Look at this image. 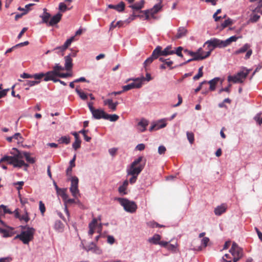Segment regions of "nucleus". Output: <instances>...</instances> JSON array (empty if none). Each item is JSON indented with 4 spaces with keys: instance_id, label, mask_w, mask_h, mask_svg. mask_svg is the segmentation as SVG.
Here are the masks:
<instances>
[{
    "instance_id": "1",
    "label": "nucleus",
    "mask_w": 262,
    "mask_h": 262,
    "mask_svg": "<svg viewBox=\"0 0 262 262\" xmlns=\"http://www.w3.org/2000/svg\"><path fill=\"white\" fill-rule=\"evenodd\" d=\"M35 229L33 227H27V230L23 231L19 234H17L15 239H19L24 244H28L33 238Z\"/></svg>"
},
{
    "instance_id": "2",
    "label": "nucleus",
    "mask_w": 262,
    "mask_h": 262,
    "mask_svg": "<svg viewBox=\"0 0 262 262\" xmlns=\"http://www.w3.org/2000/svg\"><path fill=\"white\" fill-rule=\"evenodd\" d=\"M115 200L117 201L123 206L126 212L134 213L136 211L137 206L135 202L122 198H116Z\"/></svg>"
},
{
    "instance_id": "3",
    "label": "nucleus",
    "mask_w": 262,
    "mask_h": 262,
    "mask_svg": "<svg viewBox=\"0 0 262 262\" xmlns=\"http://www.w3.org/2000/svg\"><path fill=\"white\" fill-rule=\"evenodd\" d=\"M130 80H133L134 82L127 85H123L122 86L123 91L126 92L133 89L140 88L142 85L143 81L144 80V77L142 76L141 78L128 79L126 80V82Z\"/></svg>"
},
{
    "instance_id": "4",
    "label": "nucleus",
    "mask_w": 262,
    "mask_h": 262,
    "mask_svg": "<svg viewBox=\"0 0 262 262\" xmlns=\"http://www.w3.org/2000/svg\"><path fill=\"white\" fill-rule=\"evenodd\" d=\"M251 46L250 44L248 43H245L242 47L235 50L233 53V55H237L246 52L244 59L247 60L250 58L253 53L252 50L251 49Z\"/></svg>"
},
{
    "instance_id": "5",
    "label": "nucleus",
    "mask_w": 262,
    "mask_h": 262,
    "mask_svg": "<svg viewBox=\"0 0 262 262\" xmlns=\"http://www.w3.org/2000/svg\"><path fill=\"white\" fill-rule=\"evenodd\" d=\"M154 50V54H156L158 57L160 56H167L174 54L173 48L171 45L167 46L163 50H162L161 46H158Z\"/></svg>"
},
{
    "instance_id": "6",
    "label": "nucleus",
    "mask_w": 262,
    "mask_h": 262,
    "mask_svg": "<svg viewBox=\"0 0 262 262\" xmlns=\"http://www.w3.org/2000/svg\"><path fill=\"white\" fill-rule=\"evenodd\" d=\"M205 45H207L208 47H212V49L215 48H224L226 47L224 40H221L217 38H211L209 40H207Z\"/></svg>"
},
{
    "instance_id": "7",
    "label": "nucleus",
    "mask_w": 262,
    "mask_h": 262,
    "mask_svg": "<svg viewBox=\"0 0 262 262\" xmlns=\"http://www.w3.org/2000/svg\"><path fill=\"white\" fill-rule=\"evenodd\" d=\"M145 162L146 160H145L143 164H140L137 166L130 165L129 168L127 170V174L138 176V174L143 169L145 166Z\"/></svg>"
},
{
    "instance_id": "8",
    "label": "nucleus",
    "mask_w": 262,
    "mask_h": 262,
    "mask_svg": "<svg viewBox=\"0 0 262 262\" xmlns=\"http://www.w3.org/2000/svg\"><path fill=\"white\" fill-rule=\"evenodd\" d=\"M229 252L232 256H243V250L242 248L239 247L238 245L235 242L232 244L231 248L229 250Z\"/></svg>"
},
{
    "instance_id": "9",
    "label": "nucleus",
    "mask_w": 262,
    "mask_h": 262,
    "mask_svg": "<svg viewBox=\"0 0 262 262\" xmlns=\"http://www.w3.org/2000/svg\"><path fill=\"white\" fill-rule=\"evenodd\" d=\"M12 150H15L17 152V154H15V160L13 165V167L19 168H21L25 162L24 161L19 159L22 158L20 151L16 148H13Z\"/></svg>"
},
{
    "instance_id": "10",
    "label": "nucleus",
    "mask_w": 262,
    "mask_h": 262,
    "mask_svg": "<svg viewBox=\"0 0 262 262\" xmlns=\"http://www.w3.org/2000/svg\"><path fill=\"white\" fill-rule=\"evenodd\" d=\"M64 70V67L60 66L59 63H55V66L53 67V70L48 71L47 75H56V76H57L59 75L60 71Z\"/></svg>"
},
{
    "instance_id": "11",
    "label": "nucleus",
    "mask_w": 262,
    "mask_h": 262,
    "mask_svg": "<svg viewBox=\"0 0 262 262\" xmlns=\"http://www.w3.org/2000/svg\"><path fill=\"white\" fill-rule=\"evenodd\" d=\"M62 16V14L58 12L52 17H51L48 26L52 27L57 25L61 19Z\"/></svg>"
},
{
    "instance_id": "12",
    "label": "nucleus",
    "mask_w": 262,
    "mask_h": 262,
    "mask_svg": "<svg viewBox=\"0 0 262 262\" xmlns=\"http://www.w3.org/2000/svg\"><path fill=\"white\" fill-rule=\"evenodd\" d=\"M148 125V121L144 118H142L137 124V129L140 132H144L146 130V127Z\"/></svg>"
},
{
    "instance_id": "13",
    "label": "nucleus",
    "mask_w": 262,
    "mask_h": 262,
    "mask_svg": "<svg viewBox=\"0 0 262 262\" xmlns=\"http://www.w3.org/2000/svg\"><path fill=\"white\" fill-rule=\"evenodd\" d=\"M43 13L40 15V17L41 18V21L40 23L46 24L47 26H49V19H51V14L47 12V9H43Z\"/></svg>"
},
{
    "instance_id": "14",
    "label": "nucleus",
    "mask_w": 262,
    "mask_h": 262,
    "mask_svg": "<svg viewBox=\"0 0 262 262\" xmlns=\"http://www.w3.org/2000/svg\"><path fill=\"white\" fill-rule=\"evenodd\" d=\"M93 117L96 119H104L106 113L101 109H95L92 114Z\"/></svg>"
},
{
    "instance_id": "15",
    "label": "nucleus",
    "mask_w": 262,
    "mask_h": 262,
    "mask_svg": "<svg viewBox=\"0 0 262 262\" xmlns=\"http://www.w3.org/2000/svg\"><path fill=\"white\" fill-rule=\"evenodd\" d=\"M107 7L110 9H115L119 12H121L124 10L125 4L124 2H121L118 4L116 5L110 4L107 6Z\"/></svg>"
},
{
    "instance_id": "16",
    "label": "nucleus",
    "mask_w": 262,
    "mask_h": 262,
    "mask_svg": "<svg viewBox=\"0 0 262 262\" xmlns=\"http://www.w3.org/2000/svg\"><path fill=\"white\" fill-rule=\"evenodd\" d=\"M187 30L184 27H180L178 29L177 33L174 36L176 39L181 38L187 34Z\"/></svg>"
},
{
    "instance_id": "17",
    "label": "nucleus",
    "mask_w": 262,
    "mask_h": 262,
    "mask_svg": "<svg viewBox=\"0 0 262 262\" xmlns=\"http://www.w3.org/2000/svg\"><path fill=\"white\" fill-rule=\"evenodd\" d=\"M98 221H101V217L99 216L98 218H93L92 221L89 223V226L96 228L97 226L98 227V232L100 233L102 227L101 223L98 225Z\"/></svg>"
},
{
    "instance_id": "18",
    "label": "nucleus",
    "mask_w": 262,
    "mask_h": 262,
    "mask_svg": "<svg viewBox=\"0 0 262 262\" xmlns=\"http://www.w3.org/2000/svg\"><path fill=\"white\" fill-rule=\"evenodd\" d=\"M227 209V205L222 204L215 208L214 212L216 215L220 216L224 213Z\"/></svg>"
},
{
    "instance_id": "19",
    "label": "nucleus",
    "mask_w": 262,
    "mask_h": 262,
    "mask_svg": "<svg viewBox=\"0 0 262 262\" xmlns=\"http://www.w3.org/2000/svg\"><path fill=\"white\" fill-rule=\"evenodd\" d=\"M103 104L107 106L108 108L112 112L115 111L117 109L112 99H107L104 100L103 101Z\"/></svg>"
},
{
    "instance_id": "20",
    "label": "nucleus",
    "mask_w": 262,
    "mask_h": 262,
    "mask_svg": "<svg viewBox=\"0 0 262 262\" xmlns=\"http://www.w3.org/2000/svg\"><path fill=\"white\" fill-rule=\"evenodd\" d=\"M250 70L246 69V71H241L238 72L236 75L237 77L240 80L239 83L243 82V79H245L249 74Z\"/></svg>"
},
{
    "instance_id": "21",
    "label": "nucleus",
    "mask_w": 262,
    "mask_h": 262,
    "mask_svg": "<svg viewBox=\"0 0 262 262\" xmlns=\"http://www.w3.org/2000/svg\"><path fill=\"white\" fill-rule=\"evenodd\" d=\"M64 69L67 71L71 70L73 67L72 58H71L70 56H66L64 57Z\"/></svg>"
},
{
    "instance_id": "22",
    "label": "nucleus",
    "mask_w": 262,
    "mask_h": 262,
    "mask_svg": "<svg viewBox=\"0 0 262 262\" xmlns=\"http://www.w3.org/2000/svg\"><path fill=\"white\" fill-rule=\"evenodd\" d=\"M64 227L63 224L60 220H57L55 221L54 228L56 231L58 232H62L64 230Z\"/></svg>"
},
{
    "instance_id": "23",
    "label": "nucleus",
    "mask_w": 262,
    "mask_h": 262,
    "mask_svg": "<svg viewBox=\"0 0 262 262\" xmlns=\"http://www.w3.org/2000/svg\"><path fill=\"white\" fill-rule=\"evenodd\" d=\"M154 52L155 50H154V51H152L150 56L147 58L144 62L143 64L145 67L148 66V64H150L154 61V59H158V58H159L156 54H154Z\"/></svg>"
},
{
    "instance_id": "24",
    "label": "nucleus",
    "mask_w": 262,
    "mask_h": 262,
    "mask_svg": "<svg viewBox=\"0 0 262 262\" xmlns=\"http://www.w3.org/2000/svg\"><path fill=\"white\" fill-rule=\"evenodd\" d=\"M220 80V78L215 77L208 82V83L210 84L209 90L211 91H213L215 90L216 85Z\"/></svg>"
},
{
    "instance_id": "25",
    "label": "nucleus",
    "mask_w": 262,
    "mask_h": 262,
    "mask_svg": "<svg viewBox=\"0 0 262 262\" xmlns=\"http://www.w3.org/2000/svg\"><path fill=\"white\" fill-rule=\"evenodd\" d=\"M162 8L161 3H158L154 5V6L149 10L150 12V15L152 17H154L155 14L158 13Z\"/></svg>"
},
{
    "instance_id": "26",
    "label": "nucleus",
    "mask_w": 262,
    "mask_h": 262,
    "mask_svg": "<svg viewBox=\"0 0 262 262\" xmlns=\"http://www.w3.org/2000/svg\"><path fill=\"white\" fill-rule=\"evenodd\" d=\"M74 39V37L72 36L67 39L64 44L61 46H58V48L61 49L62 51H65L70 46Z\"/></svg>"
},
{
    "instance_id": "27",
    "label": "nucleus",
    "mask_w": 262,
    "mask_h": 262,
    "mask_svg": "<svg viewBox=\"0 0 262 262\" xmlns=\"http://www.w3.org/2000/svg\"><path fill=\"white\" fill-rule=\"evenodd\" d=\"M144 3V0H141L140 2L130 5L129 7L134 10H139L143 7Z\"/></svg>"
},
{
    "instance_id": "28",
    "label": "nucleus",
    "mask_w": 262,
    "mask_h": 262,
    "mask_svg": "<svg viewBox=\"0 0 262 262\" xmlns=\"http://www.w3.org/2000/svg\"><path fill=\"white\" fill-rule=\"evenodd\" d=\"M160 239V235L156 234L152 237H150L148 239V242L155 245H158Z\"/></svg>"
},
{
    "instance_id": "29",
    "label": "nucleus",
    "mask_w": 262,
    "mask_h": 262,
    "mask_svg": "<svg viewBox=\"0 0 262 262\" xmlns=\"http://www.w3.org/2000/svg\"><path fill=\"white\" fill-rule=\"evenodd\" d=\"M59 144H69L71 141V138L68 136H62L57 140Z\"/></svg>"
},
{
    "instance_id": "30",
    "label": "nucleus",
    "mask_w": 262,
    "mask_h": 262,
    "mask_svg": "<svg viewBox=\"0 0 262 262\" xmlns=\"http://www.w3.org/2000/svg\"><path fill=\"white\" fill-rule=\"evenodd\" d=\"M119 116L116 114H107L106 113V115L104 117L105 120H110L111 122H115L118 120Z\"/></svg>"
},
{
    "instance_id": "31",
    "label": "nucleus",
    "mask_w": 262,
    "mask_h": 262,
    "mask_svg": "<svg viewBox=\"0 0 262 262\" xmlns=\"http://www.w3.org/2000/svg\"><path fill=\"white\" fill-rule=\"evenodd\" d=\"M239 38L236 35H233L224 40L226 47L229 46L232 42H235Z\"/></svg>"
},
{
    "instance_id": "32",
    "label": "nucleus",
    "mask_w": 262,
    "mask_h": 262,
    "mask_svg": "<svg viewBox=\"0 0 262 262\" xmlns=\"http://www.w3.org/2000/svg\"><path fill=\"white\" fill-rule=\"evenodd\" d=\"M40 81H33L26 80L23 81V85L24 86H28L29 87L33 86L35 85H37L40 83Z\"/></svg>"
},
{
    "instance_id": "33",
    "label": "nucleus",
    "mask_w": 262,
    "mask_h": 262,
    "mask_svg": "<svg viewBox=\"0 0 262 262\" xmlns=\"http://www.w3.org/2000/svg\"><path fill=\"white\" fill-rule=\"evenodd\" d=\"M47 76V72L44 73L43 72H40L32 74V78L35 79V81H40L42 78H45Z\"/></svg>"
},
{
    "instance_id": "34",
    "label": "nucleus",
    "mask_w": 262,
    "mask_h": 262,
    "mask_svg": "<svg viewBox=\"0 0 262 262\" xmlns=\"http://www.w3.org/2000/svg\"><path fill=\"white\" fill-rule=\"evenodd\" d=\"M56 77H57L56 75H47V76L43 78V80L46 82L52 80L54 82H59L60 80L59 79L56 78Z\"/></svg>"
},
{
    "instance_id": "35",
    "label": "nucleus",
    "mask_w": 262,
    "mask_h": 262,
    "mask_svg": "<svg viewBox=\"0 0 262 262\" xmlns=\"http://www.w3.org/2000/svg\"><path fill=\"white\" fill-rule=\"evenodd\" d=\"M75 91L79 97L83 100H86L88 99V95L81 90L78 89L77 88L75 89Z\"/></svg>"
},
{
    "instance_id": "36",
    "label": "nucleus",
    "mask_w": 262,
    "mask_h": 262,
    "mask_svg": "<svg viewBox=\"0 0 262 262\" xmlns=\"http://www.w3.org/2000/svg\"><path fill=\"white\" fill-rule=\"evenodd\" d=\"M166 119H163L159 120L157 123H156L157 125V129L165 127L166 126Z\"/></svg>"
},
{
    "instance_id": "37",
    "label": "nucleus",
    "mask_w": 262,
    "mask_h": 262,
    "mask_svg": "<svg viewBox=\"0 0 262 262\" xmlns=\"http://www.w3.org/2000/svg\"><path fill=\"white\" fill-rule=\"evenodd\" d=\"M232 24L233 20L231 19L228 18L221 24L220 30H223L228 26L232 25Z\"/></svg>"
},
{
    "instance_id": "38",
    "label": "nucleus",
    "mask_w": 262,
    "mask_h": 262,
    "mask_svg": "<svg viewBox=\"0 0 262 262\" xmlns=\"http://www.w3.org/2000/svg\"><path fill=\"white\" fill-rule=\"evenodd\" d=\"M58 9L60 12H64L67 10H70V8L68 7L67 5L65 3L61 2L59 4Z\"/></svg>"
},
{
    "instance_id": "39",
    "label": "nucleus",
    "mask_w": 262,
    "mask_h": 262,
    "mask_svg": "<svg viewBox=\"0 0 262 262\" xmlns=\"http://www.w3.org/2000/svg\"><path fill=\"white\" fill-rule=\"evenodd\" d=\"M183 50V48L182 47H179L177 48H173V51L174 52V54H176L178 56L180 57H183V55L182 54V51Z\"/></svg>"
},
{
    "instance_id": "40",
    "label": "nucleus",
    "mask_w": 262,
    "mask_h": 262,
    "mask_svg": "<svg viewBox=\"0 0 262 262\" xmlns=\"http://www.w3.org/2000/svg\"><path fill=\"white\" fill-rule=\"evenodd\" d=\"M70 190L72 194V195L76 198L79 194V191L78 187H70Z\"/></svg>"
},
{
    "instance_id": "41",
    "label": "nucleus",
    "mask_w": 262,
    "mask_h": 262,
    "mask_svg": "<svg viewBox=\"0 0 262 262\" xmlns=\"http://www.w3.org/2000/svg\"><path fill=\"white\" fill-rule=\"evenodd\" d=\"M203 66H202L199 68L198 74L196 75H195L193 77V79L194 80H198L200 78H201V77L203 76Z\"/></svg>"
},
{
    "instance_id": "42",
    "label": "nucleus",
    "mask_w": 262,
    "mask_h": 262,
    "mask_svg": "<svg viewBox=\"0 0 262 262\" xmlns=\"http://www.w3.org/2000/svg\"><path fill=\"white\" fill-rule=\"evenodd\" d=\"M6 157H7L5 162H7L8 164L10 165H13L14 160H15V154H14L13 156H9L6 155Z\"/></svg>"
},
{
    "instance_id": "43",
    "label": "nucleus",
    "mask_w": 262,
    "mask_h": 262,
    "mask_svg": "<svg viewBox=\"0 0 262 262\" xmlns=\"http://www.w3.org/2000/svg\"><path fill=\"white\" fill-rule=\"evenodd\" d=\"M262 112H259L257 113L254 117V120L259 124L260 125L262 124Z\"/></svg>"
},
{
    "instance_id": "44",
    "label": "nucleus",
    "mask_w": 262,
    "mask_h": 262,
    "mask_svg": "<svg viewBox=\"0 0 262 262\" xmlns=\"http://www.w3.org/2000/svg\"><path fill=\"white\" fill-rule=\"evenodd\" d=\"M0 233L3 234V237H8L12 236V234L10 233V232L5 229L2 228L0 227Z\"/></svg>"
},
{
    "instance_id": "45",
    "label": "nucleus",
    "mask_w": 262,
    "mask_h": 262,
    "mask_svg": "<svg viewBox=\"0 0 262 262\" xmlns=\"http://www.w3.org/2000/svg\"><path fill=\"white\" fill-rule=\"evenodd\" d=\"M3 210L4 214L8 213L10 214H13V212L11 211L9 209H8L6 206L4 205H0V212H1Z\"/></svg>"
},
{
    "instance_id": "46",
    "label": "nucleus",
    "mask_w": 262,
    "mask_h": 262,
    "mask_svg": "<svg viewBox=\"0 0 262 262\" xmlns=\"http://www.w3.org/2000/svg\"><path fill=\"white\" fill-rule=\"evenodd\" d=\"M88 132V130H85L84 129H81L79 132V133L82 134L83 135L84 139L86 142H90L91 140V138L90 137L86 135V133Z\"/></svg>"
},
{
    "instance_id": "47",
    "label": "nucleus",
    "mask_w": 262,
    "mask_h": 262,
    "mask_svg": "<svg viewBox=\"0 0 262 262\" xmlns=\"http://www.w3.org/2000/svg\"><path fill=\"white\" fill-rule=\"evenodd\" d=\"M228 81H232L234 83H239L240 80L237 77L236 75L234 76H229L228 77Z\"/></svg>"
},
{
    "instance_id": "48",
    "label": "nucleus",
    "mask_w": 262,
    "mask_h": 262,
    "mask_svg": "<svg viewBox=\"0 0 262 262\" xmlns=\"http://www.w3.org/2000/svg\"><path fill=\"white\" fill-rule=\"evenodd\" d=\"M79 180L77 177H73L71 179V187H78Z\"/></svg>"
},
{
    "instance_id": "49",
    "label": "nucleus",
    "mask_w": 262,
    "mask_h": 262,
    "mask_svg": "<svg viewBox=\"0 0 262 262\" xmlns=\"http://www.w3.org/2000/svg\"><path fill=\"white\" fill-rule=\"evenodd\" d=\"M260 18V16L257 14L251 15L249 19V21L251 23L257 22Z\"/></svg>"
},
{
    "instance_id": "50",
    "label": "nucleus",
    "mask_w": 262,
    "mask_h": 262,
    "mask_svg": "<svg viewBox=\"0 0 262 262\" xmlns=\"http://www.w3.org/2000/svg\"><path fill=\"white\" fill-rule=\"evenodd\" d=\"M212 51H213V49H211L208 52H206V53L204 55H201V56L198 57L199 60H203V59L207 58L208 57H209Z\"/></svg>"
},
{
    "instance_id": "51",
    "label": "nucleus",
    "mask_w": 262,
    "mask_h": 262,
    "mask_svg": "<svg viewBox=\"0 0 262 262\" xmlns=\"http://www.w3.org/2000/svg\"><path fill=\"white\" fill-rule=\"evenodd\" d=\"M184 52L185 53L188 54V55L192 56V57L201 56V55L197 54V53H196L195 52L189 51V50H188L187 49L184 50Z\"/></svg>"
},
{
    "instance_id": "52",
    "label": "nucleus",
    "mask_w": 262,
    "mask_h": 262,
    "mask_svg": "<svg viewBox=\"0 0 262 262\" xmlns=\"http://www.w3.org/2000/svg\"><path fill=\"white\" fill-rule=\"evenodd\" d=\"M126 189V188L121 185L118 188V191L121 195H124L127 194Z\"/></svg>"
},
{
    "instance_id": "53",
    "label": "nucleus",
    "mask_w": 262,
    "mask_h": 262,
    "mask_svg": "<svg viewBox=\"0 0 262 262\" xmlns=\"http://www.w3.org/2000/svg\"><path fill=\"white\" fill-rule=\"evenodd\" d=\"M187 138L189 142L192 144L194 141V135L192 133L187 132L186 133Z\"/></svg>"
},
{
    "instance_id": "54",
    "label": "nucleus",
    "mask_w": 262,
    "mask_h": 262,
    "mask_svg": "<svg viewBox=\"0 0 262 262\" xmlns=\"http://www.w3.org/2000/svg\"><path fill=\"white\" fill-rule=\"evenodd\" d=\"M19 220L20 221H24L26 223L28 222L30 220V217L29 216L28 212H26V213L24 214L20 215Z\"/></svg>"
},
{
    "instance_id": "55",
    "label": "nucleus",
    "mask_w": 262,
    "mask_h": 262,
    "mask_svg": "<svg viewBox=\"0 0 262 262\" xmlns=\"http://www.w3.org/2000/svg\"><path fill=\"white\" fill-rule=\"evenodd\" d=\"M81 141H75V142L72 144V147L74 150H76L78 148H79L81 146Z\"/></svg>"
},
{
    "instance_id": "56",
    "label": "nucleus",
    "mask_w": 262,
    "mask_h": 262,
    "mask_svg": "<svg viewBox=\"0 0 262 262\" xmlns=\"http://www.w3.org/2000/svg\"><path fill=\"white\" fill-rule=\"evenodd\" d=\"M95 246H96V245L94 244V243L91 242L89 245L86 246L84 248V249L88 251H91L93 252Z\"/></svg>"
},
{
    "instance_id": "57",
    "label": "nucleus",
    "mask_w": 262,
    "mask_h": 262,
    "mask_svg": "<svg viewBox=\"0 0 262 262\" xmlns=\"http://www.w3.org/2000/svg\"><path fill=\"white\" fill-rule=\"evenodd\" d=\"M143 160V157L140 156L138 158L136 159L130 165L137 166Z\"/></svg>"
},
{
    "instance_id": "58",
    "label": "nucleus",
    "mask_w": 262,
    "mask_h": 262,
    "mask_svg": "<svg viewBox=\"0 0 262 262\" xmlns=\"http://www.w3.org/2000/svg\"><path fill=\"white\" fill-rule=\"evenodd\" d=\"M39 207L41 214L43 215L46 211V207L45 204L41 201L39 202Z\"/></svg>"
},
{
    "instance_id": "59",
    "label": "nucleus",
    "mask_w": 262,
    "mask_h": 262,
    "mask_svg": "<svg viewBox=\"0 0 262 262\" xmlns=\"http://www.w3.org/2000/svg\"><path fill=\"white\" fill-rule=\"evenodd\" d=\"M231 85L230 84H229V85L227 87L223 88L221 89L219 91V94H221L223 92H226L228 93H230V88L231 87Z\"/></svg>"
},
{
    "instance_id": "60",
    "label": "nucleus",
    "mask_w": 262,
    "mask_h": 262,
    "mask_svg": "<svg viewBox=\"0 0 262 262\" xmlns=\"http://www.w3.org/2000/svg\"><path fill=\"white\" fill-rule=\"evenodd\" d=\"M12 258L10 256L0 258V262H11Z\"/></svg>"
},
{
    "instance_id": "61",
    "label": "nucleus",
    "mask_w": 262,
    "mask_h": 262,
    "mask_svg": "<svg viewBox=\"0 0 262 262\" xmlns=\"http://www.w3.org/2000/svg\"><path fill=\"white\" fill-rule=\"evenodd\" d=\"M60 195H61L62 199H63V200L64 201V203H66V201H67L68 199V195L66 193V192L64 190H61V191H60Z\"/></svg>"
},
{
    "instance_id": "62",
    "label": "nucleus",
    "mask_w": 262,
    "mask_h": 262,
    "mask_svg": "<svg viewBox=\"0 0 262 262\" xmlns=\"http://www.w3.org/2000/svg\"><path fill=\"white\" fill-rule=\"evenodd\" d=\"M166 150V147L163 145H160L158 147V153L160 155L164 154Z\"/></svg>"
},
{
    "instance_id": "63",
    "label": "nucleus",
    "mask_w": 262,
    "mask_h": 262,
    "mask_svg": "<svg viewBox=\"0 0 262 262\" xmlns=\"http://www.w3.org/2000/svg\"><path fill=\"white\" fill-rule=\"evenodd\" d=\"M177 246V244L173 245V244H168L167 246V249L169 251H174L176 249Z\"/></svg>"
},
{
    "instance_id": "64",
    "label": "nucleus",
    "mask_w": 262,
    "mask_h": 262,
    "mask_svg": "<svg viewBox=\"0 0 262 262\" xmlns=\"http://www.w3.org/2000/svg\"><path fill=\"white\" fill-rule=\"evenodd\" d=\"M209 242V238L207 237H205L202 238V239L201 241V244L202 245L204 246V247H206L207 246Z\"/></svg>"
}]
</instances>
